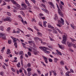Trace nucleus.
<instances>
[{
  "instance_id": "f257e3e1",
  "label": "nucleus",
  "mask_w": 76,
  "mask_h": 76,
  "mask_svg": "<svg viewBox=\"0 0 76 76\" xmlns=\"http://www.w3.org/2000/svg\"><path fill=\"white\" fill-rule=\"evenodd\" d=\"M61 20L62 21L60 20L58 21V23L57 24V26L60 27H61V24H62V25H64V20H63L62 18H61Z\"/></svg>"
},
{
  "instance_id": "f03ea898",
  "label": "nucleus",
  "mask_w": 76,
  "mask_h": 76,
  "mask_svg": "<svg viewBox=\"0 0 76 76\" xmlns=\"http://www.w3.org/2000/svg\"><path fill=\"white\" fill-rule=\"evenodd\" d=\"M48 27L49 28H51L52 29H53V32H54V33H55V34H57V31L54 30V27L53 26H51V25L50 24H48Z\"/></svg>"
},
{
  "instance_id": "7ed1b4c3",
  "label": "nucleus",
  "mask_w": 76,
  "mask_h": 76,
  "mask_svg": "<svg viewBox=\"0 0 76 76\" xmlns=\"http://www.w3.org/2000/svg\"><path fill=\"white\" fill-rule=\"evenodd\" d=\"M66 37L65 35L63 36V41L62 43H64V44H66V39H67V38H66Z\"/></svg>"
},
{
  "instance_id": "20e7f679",
  "label": "nucleus",
  "mask_w": 76,
  "mask_h": 76,
  "mask_svg": "<svg viewBox=\"0 0 76 76\" xmlns=\"http://www.w3.org/2000/svg\"><path fill=\"white\" fill-rule=\"evenodd\" d=\"M58 14L59 15H60V16H61V17H64V14L62 13L61 12V10H60V8H58Z\"/></svg>"
},
{
  "instance_id": "39448f33",
  "label": "nucleus",
  "mask_w": 76,
  "mask_h": 76,
  "mask_svg": "<svg viewBox=\"0 0 76 76\" xmlns=\"http://www.w3.org/2000/svg\"><path fill=\"white\" fill-rule=\"evenodd\" d=\"M2 37V39H6V36H4V34H2L0 33V38Z\"/></svg>"
},
{
  "instance_id": "423d86ee",
  "label": "nucleus",
  "mask_w": 76,
  "mask_h": 76,
  "mask_svg": "<svg viewBox=\"0 0 76 76\" xmlns=\"http://www.w3.org/2000/svg\"><path fill=\"white\" fill-rule=\"evenodd\" d=\"M33 52L34 53V54L35 55H37V54H38V51H37V49H35L34 48H33Z\"/></svg>"
},
{
  "instance_id": "0eeeda50",
  "label": "nucleus",
  "mask_w": 76,
  "mask_h": 76,
  "mask_svg": "<svg viewBox=\"0 0 76 76\" xmlns=\"http://www.w3.org/2000/svg\"><path fill=\"white\" fill-rule=\"evenodd\" d=\"M73 44L72 43H70L69 42H67V45H68L69 47V48H71L72 47V44Z\"/></svg>"
},
{
  "instance_id": "6e6552de",
  "label": "nucleus",
  "mask_w": 76,
  "mask_h": 76,
  "mask_svg": "<svg viewBox=\"0 0 76 76\" xmlns=\"http://www.w3.org/2000/svg\"><path fill=\"white\" fill-rule=\"evenodd\" d=\"M55 17L54 18V19L55 20H58V17L57 16V15L56 14L55 15Z\"/></svg>"
},
{
  "instance_id": "1a4fd4ad",
  "label": "nucleus",
  "mask_w": 76,
  "mask_h": 76,
  "mask_svg": "<svg viewBox=\"0 0 76 76\" xmlns=\"http://www.w3.org/2000/svg\"><path fill=\"white\" fill-rule=\"evenodd\" d=\"M48 4H50V5H51L52 6L53 9L55 8V7H54V4H53L52 3L50 2H48Z\"/></svg>"
},
{
  "instance_id": "9d476101",
  "label": "nucleus",
  "mask_w": 76,
  "mask_h": 76,
  "mask_svg": "<svg viewBox=\"0 0 76 76\" xmlns=\"http://www.w3.org/2000/svg\"><path fill=\"white\" fill-rule=\"evenodd\" d=\"M10 53H11V52H10V50L9 49H8L6 52L7 54H10Z\"/></svg>"
},
{
  "instance_id": "9b49d317",
  "label": "nucleus",
  "mask_w": 76,
  "mask_h": 76,
  "mask_svg": "<svg viewBox=\"0 0 76 76\" xmlns=\"http://www.w3.org/2000/svg\"><path fill=\"white\" fill-rule=\"evenodd\" d=\"M24 8H21L20 9V10H22V9H23V10H25V9H26V7H27V6H26V4L24 5Z\"/></svg>"
},
{
  "instance_id": "f8f14e48",
  "label": "nucleus",
  "mask_w": 76,
  "mask_h": 76,
  "mask_svg": "<svg viewBox=\"0 0 76 76\" xmlns=\"http://www.w3.org/2000/svg\"><path fill=\"white\" fill-rule=\"evenodd\" d=\"M13 42H17V40L19 41V39H16V38H14V39H13Z\"/></svg>"
},
{
  "instance_id": "ddd939ff",
  "label": "nucleus",
  "mask_w": 76,
  "mask_h": 76,
  "mask_svg": "<svg viewBox=\"0 0 76 76\" xmlns=\"http://www.w3.org/2000/svg\"><path fill=\"white\" fill-rule=\"evenodd\" d=\"M47 23V22L46 21H44L43 22V26H44L45 27H47V25H46Z\"/></svg>"
},
{
  "instance_id": "4468645a",
  "label": "nucleus",
  "mask_w": 76,
  "mask_h": 76,
  "mask_svg": "<svg viewBox=\"0 0 76 76\" xmlns=\"http://www.w3.org/2000/svg\"><path fill=\"white\" fill-rule=\"evenodd\" d=\"M66 76H70V74H69V71L67 72L66 73Z\"/></svg>"
},
{
  "instance_id": "2eb2a0df",
  "label": "nucleus",
  "mask_w": 76,
  "mask_h": 76,
  "mask_svg": "<svg viewBox=\"0 0 76 76\" xmlns=\"http://www.w3.org/2000/svg\"><path fill=\"white\" fill-rule=\"evenodd\" d=\"M70 39H71V41H72V42H74L75 41H76V40L72 39V38L71 37L69 38Z\"/></svg>"
},
{
  "instance_id": "dca6fc26",
  "label": "nucleus",
  "mask_w": 76,
  "mask_h": 76,
  "mask_svg": "<svg viewBox=\"0 0 76 76\" xmlns=\"http://www.w3.org/2000/svg\"><path fill=\"white\" fill-rule=\"evenodd\" d=\"M42 10L44 11V12H45L46 13H48V11H47V10L44 9H42Z\"/></svg>"
},
{
  "instance_id": "f3484780",
  "label": "nucleus",
  "mask_w": 76,
  "mask_h": 76,
  "mask_svg": "<svg viewBox=\"0 0 76 76\" xmlns=\"http://www.w3.org/2000/svg\"><path fill=\"white\" fill-rule=\"evenodd\" d=\"M5 49V47H4L3 48H2V50H1V53H3V52H4V50Z\"/></svg>"
},
{
  "instance_id": "a211bd4d",
  "label": "nucleus",
  "mask_w": 76,
  "mask_h": 76,
  "mask_svg": "<svg viewBox=\"0 0 76 76\" xmlns=\"http://www.w3.org/2000/svg\"><path fill=\"white\" fill-rule=\"evenodd\" d=\"M44 52H45V53H46L47 54H48V53L49 54V53H50V51H48L46 50H44Z\"/></svg>"
},
{
  "instance_id": "6ab92c4d",
  "label": "nucleus",
  "mask_w": 76,
  "mask_h": 76,
  "mask_svg": "<svg viewBox=\"0 0 76 76\" xmlns=\"http://www.w3.org/2000/svg\"><path fill=\"white\" fill-rule=\"evenodd\" d=\"M25 3H26V4H28V7H29V6H30V4H29V1H27V2H26Z\"/></svg>"
},
{
  "instance_id": "aec40b11",
  "label": "nucleus",
  "mask_w": 76,
  "mask_h": 76,
  "mask_svg": "<svg viewBox=\"0 0 76 76\" xmlns=\"http://www.w3.org/2000/svg\"><path fill=\"white\" fill-rule=\"evenodd\" d=\"M22 44L23 45V47H24V48H26V46H25V45H26V44H24L23 43H22Z\"/></svg>"
},
{
  "instance_id": "412c9836",
  "label": "nucleus",
  "mask_w": 76,
  "mask_h": 76,
  "mask_svg": "<svg viewBox=\"0 0 76 76\" xmlns=\"http://www.w3.org/2000/svg\"><path fill=\"white\" fill-rule=\"evenodd\" d=\"M59 7H60L61 9V10H63V7L62 6V5H61V4H60L59 5Z\"/></svg>"
},
{
  "instance_id": "4be33fe9",
  "label": "nucleus",
  "mask_w": 76,
  "mask_h": 76,
  "mask_svg": "<svg viewBox=\"0 0 76 76\" xmlns=\"http://www.w3.org/2000/svg\"><path fill=\"white\" fill-rule=\"evenodd\" d=\"M11 18L10 17L7 18V21H10L11 20Z\"/></svg>"
},
{
  "instance_id": "5701e85b",
  "label": "nucleus",
  "mask_w": 76,
  "mask_h": 76,
  "mask_svg": "<svg viewBox=\"0 0 76 76\" xmlns=\"http://www.w3.org/2000/svg\"><path fill=\"white\" fill-rule=\"evenodd\" d=\"M57 61H58V59H57V58H54V62H55V63H56Z\"/></svg>"
},
{
  "instance_id": "b1692460",
  "label": "nucleus",
  "mask_w": 76,
  "mask_h": 76,
  "mask_svg": "<svg viewBox=\"0 0 76 76\" xmlns=\"http://www.w3.org/2000/svg\"><path fill=\"white\" fill-rule=\"evenodd\" d=\"M27 71H28V72H31V70H32V69L31 68H28L27 69Z\"/></svg>"
},
{
  "instance_id": "393cba45",
  "label": "nucleus",
  "mask_w": 76,
  "mask_h": 76,
  "mask_svg": "<svg viewBox=\"0 0 76 76\" xmlns=\"http://www.w3.org/2000/svg\"><path fill=\"white\" fill-rule=\"evenodd\" d=\"M17 44H18V43L16 42H15L14 44V45L16 48H18V46H17Z\"/></svg>"
},
{
  "instance_id": "a878e982",
  "label": "nucleus",
  "mask_w": 76,
  "mask_h": 76,
  "mask_svg": "<svg viewBox=\"0 0 76 76\" xmlns=\"http://www.w3.org/2000/svg\"><path fill=\"white\" fill-rule=\"evenodd\" d=\"M0 30L1 31H3V26H1L0 27Z\"/></svg>"
},
{
  "instance_id": "bb28decb",
  "label": "nucleus",
  "mask_w": 76,
  "mask_h": 76,
  "mask_svg": "<svg viewBox=\"0 0 76 76\" xmlns=\"http://www.w3.org/2000/svg\"><path fill=\"white\" fill-rule=\"evenodd\" d=\"M20 13H21V14H22L23 16H25V13H24L23 12V11H21L20 12Z\"/></svg>"
},
{
  "instance_id": "cd10ccee",
  "label": "nucleus",
  "mask_w": 76,
  "mask_h": 76,
  "mask_svg": "<svg viewBox=\"0 0 76 76\" xmlns=\"http://www.w3.org/2000/svg\"><path fill=\"white\" fill-rule=\"evenodd\" d=\"M20 62H18V63L17 65V66L18 67H20Z\"/></svg>"
},
{
  "instance_id": "c85d7f7f",
  "label": "nucleus",
  "mask_w": 76,
  "mask_h": 76,
  "mask_svg": "<svg viewBox=\"0 0 76 76\" xmlns=\"http://www.w3.org/2000/svg\"><path fill=\"white\" fill-rule=\"evenodd\" d=\"M7 15H8V16H11V13H10L9 12H7Z\"/></svg>"
},
{
  "instance_id": "c756f323",
  "label": "nucleus",
  "mask_w": 76,
  "mask_h": 76,
  "mask_svg": "<svg viewBox=\"0 0 76 76\" xmlns=\"http://www.w3.org/2000/svg\"><path fill=\"white\" fill-rule=\"evenodd\" d=\"M19 54L20 55H22V54L23 55V51H20Z\"/></svg>"
},
{
  "instance_id": "7c9ffc66",
  "label": "nucleus",
  "mask_w": 76,
  "mask_h": 76,
  "mask_svg": "<svg viewBox=\"0 0 76 76\" xmlns=\"http://www.w3.org/2000/svg\"><path fill=\"white\" fill-rule=\"evenodd\" d=\"M15 4L16 5V6H17V7H20V5L18 4V3H15Z\"/></svg>"
},
{
  "instance_id": "2f4dec72",
  "label": "nucleus",
  "mask_w": 76,
  "mask_h": 76,
  "mask_svg": "<svg viewBox=\"0 0 76 76\" xmlns=\"http://www.w3.org/2000/svg\"><path fill=\"white\" fill-rule=\"evenodd\" d=\"M60 63L62 65H64V62H63V61H62L60 62Z\"/></svg>"
},
{
  "instance_id": "473e14b6",
  "label": "nucleus",
  "mask_w": 76,
  "mask_h": 76,
  "mask_svg": "<svg viewBox=\"0 0 76 76\" xmlns=\"http://www.w3.org/2000/svg\"><path fill=\"white\" fill-rule=\"evenodd\" d=\"M28 56H31V53L30 52H28Z\"/></svg>"
},
{
  "instance_id": "72a5a7b5",
  "label": "nucleus",
  "mask_w": 76,
  "mask_h": 76,
  "mask_svg": "<svg viewBox=\"0 0 76 76\" xmlns=\"http://www.w3.org/2000/svg\"><path fill=\"white\" fill-rule=\"evenodd\" d=\"M31 73H32L31 72H28L27 74V76H30L31 75Z\"/></svg>"
},
{
  "instance_id": "f704fd0d",
  "label": "nucleus",
  "mask_w": 76,
  "mask_h": 76,
  "mask_svg": "<svg viewBox=\"0 0 76 76\" xmlns=\"http://www.w3.org/2000/svg\"><path fill=\"white\" fill-rule=\"evenodd\" d=\"M27 66H28V67H31V64L29 63L27 64Z\"/></svg>"
},
{
  "instance_id": "c9c22d12",
  "label": "nucleus",
  "mask_w": 76,
  "mask_h": 76,
  "mask_svg": "<svg viewBox=\"0 0 76 76\" xmlns=\"http://www.w3.org/2000/svg\"><path fill=\"white\" fill-rule=\"evenodd\" d=\"M45 63H46L47 64L48 63V61H47V58H46L45 59Z\"/></svg>"
},
{
  "instance_id": "e433bc0d",
  "label": "nucleus",
  "mask_w": 76,
  "mask_h": 76,
  "mask_svg": "<svg viewBox=\"0 0 76 76\" xmlns=\"http://www.w3.org/2000/svg\"><path fill=\"white\" fill-rule=\"evenodd\" d=\"M39 24L40 26H42V23H41V22H39Z\"/></svg>"
},
{
  "instance_id": "4c0bfd02",
  "label": "nucleus",
  "mask_w": 76,
  "mask_h": 76,
  "mask_svg": "<svg viewBox=\"0 0 76 76\" xmlns=\"http://www.w3.org/2000/svg\"><path fill=\"white\" fill-rule=\"evenodd\" d=\"M8 43L9 44H10L12 42H11V40H8Z\"/></svg>"
},
{
  "instance_id": "58836bf2",
  "label": "nucleus",
  "mask_w": 76,
  "mask_h": 76,
  "mask_svg": "<svg viewBox=\"0 0 76 76\" xmlns=\"http://www.w3.org/2000/svg\"><path fill=\"white\" fill-rule=\"evenodd\" d=\"M28 51H32V50H33V48H32L31 49H30L29 48H28Z\"/></svg>"
},
{
  "instance_id": "ea45409f",
  "label": "nucleus",
  "mask_w": 76,
  "mask_h": 76,
  "mask_svg": "<svg viewBox=\"0 0 76 76\" xmlns=\"http://www.w3.org/2000/svg\"><path fill=\"white\" fill-rule=\"evenodd\" d=\"M39 38L37 37H34V39L35 41L37 40V39H38Z\"/></svg>"
},
{
  "instance_id": "a19ab883",
  "label": "nucleus",
  "mask_w": 76,
  "mask_h": 76,
  "mask_svg": "<svg viewBox=\"0 0 76 76\" xmlns=\"http://www.w3.org/2000/svg\"><path fill=\"white\" fill-rule=\"evenodd\" d=\"M10 29H11V28L10 27H9L7 29V31H10Z\"/></svg>"
},
{
  "instance_id": "79ce46f5",
  "label": "nucleus",
  "mask_w": 76,
  "mask_h": 76,
  "mask_svg": "<svg viewBox=\"0 0 76 76\" xmlns=\"http://www.w3.org/2000/svg\"><path fill=\"white\" fill-rule=\"evenodd\" d=\"M48 60L50 62H53V60H52V59L49 58Z\"/></svg>"
},
{
  "instance_id": "37998d69",
  "label": "nucleus",
  "mask_w": 76,
  "mask_h": 76,
  "mask_svg": "<svg viewBox=\"0 0 76 76\" xmlns=\"http://www.w3.org/2000/svg\"><path fill=\"white\" fill-rule=\"evenodd\" d=\"M12 2L14 3L15 4V3H16V2H15V1L14 0H12Z\"/></svg>"
},
{
  "instance_id": "c03bdc74",
  "label": "nucleus",
  "mask_w": 76,
  "mask_h": 76,
  "mask_svg": "<svg viewBox=\"0 0 76 76\" xmlns=\"http://www.w3.org/2000/svg\"><path fill=\"white\" fill-rule=\"evenodd\" d=\"M72 46H73V47H74L75 48H76V46L74 44H73L72 45Z\"/></svg>"
},
{
  "instance_id": "a18cd8bd",
  "label": "nucleus",
  "mask_w": 76,
  "mask_h": 76,
  "mask_svg": "<svg viewBox=\"0 0 76 76\" xmlns=\"http://www.w3.org/2000/svg\"><path fill=\"white\" fill-rule=\"evenodd\" d=\"M56 30H57L60 33V34H61V31L59 30V29H58V28L56 29Z\"/></svg>"
},
{
  "instance_id": "49530a36",
  "label": "nucleus",
  "mask_w": 76,
  "mask_h": 76,
  "mask_svg": "<svg viewBox=\"0 0 76 76\" xmlns=\"http://www.w3.org/2000/svg\"><path fill=\"white\" fill-rule=\"evenodd\" d=\"M47 45L48 46V48H52V47L51 46H49V44H47Z\"/></svg>"
},
{
  "instance_id": "de8ad7c7",
  "label": "nucleus",
  "mask_w": 76,
  "mask_h": 76,
  "mask_svg": "<svg viewBox=\"0 0 76 76\" xmlns=\"http://www.w3.org/2000/svg\"><path fill=\"white\" fill-rule=\"evenodd\" d=\"M42 5L44 7V8L46 9V7H45V4H42Z\"/></svg>"
},
{
  "instance_id": "09e8293b",
  "label": "nucleus",
  "mask_w": 76,
  "mask_h": 76,
  "mask_svg": "<svg viewBox=\"0 0 76 76\" xmlns=\"http://www.w3.org/2000/svg\"><path fill=\"white\" fill-rule=\"evenodd\" d=\"M28 29L29 30H30V31H32V32H33V30H32V29L31 28H28Z\"/></svg>"
},
{
  "instance_id": "8fccbe9b",
  "label": "nucleus",
  "mask_w": 76,
  "mask_h": 76,
  "mask_svg": "<svg viewBox=\"0 0 76 76\" xmlns=\"http://www.w3.org/2000/svg\"><path fill=\"white\" fill-rule=\"evenodd\" d=\"M37 34L38 35H40V36H41V35H42V34L39 32H38L37 33Z\"/></svg>"
},
{
  "instance_id": "3c124183",
  "label": "nucleus",
  "mask_w": 76,
  "mask_h": 76,
  "mask_svg": "<svg viewBox=\"0 0 76 76\" xmlns=\"http://www.w3.org/2000/svg\"><path fill=\"white\" fill-rule=\"evenodd\" d=\"M71 27L73 28V29H74V28H75V26L72 25V24H71L70 25Z\"/></svg>"
},
{
  "instance_id": "603ef678",
  "label": "nucleus",
  "mask_w": 76,
  "mask_h": 76,
  "mask_svg": "<svg viewBox=\"0 0 76 76\" xmlns=\"http://www.w3.org/2000/svg\"><path fill=\"white\" fill-rule=\"evenodd\" d=\"M59 55H60V56H61L62 55V54L61 52H58L57 53Z\"/></svg>"
},
{
  "instance_id": "864d4df0",
  "label": "nucleus",
  "mask_w": 76,
  "mask_h": 76,
  "mask_svg": "<svg viewBox=\"0 0 76 76\" xmlns=\"http://www.w3.org/2000/svg\"><path fill=\"white\" fill-rule=\"evenodd\" d=\"M6 3L4 2V3H3V4H2V5H1V6H4V5H6Z\"/></svg>"
},
{
  "instance_id": "5fc2aeb1",
  "label": "nucleus",
  "mask_w": 76,
  "mask_h": 76,
  "mask_svg": "<svg viewBox=\"0 0 76 76\" xmlns=\"http://www.w3.org/2000/svg\"><path fill=\"white\" fill-rule=\"evenodd\" d=\"M60 3L62 5H64V3H63V2L62 1H61Z\"/></svg>"
},
{
  "instance_id": "6e6d98bb",
  "label": "nucleus",
  "mask_w": 76,
  "mask_h": 76,
  "mask_svg": "<svg viewBox=\"0 0 76 76\" xmlns=\"http://www.w3.org/2000/svg\"><path fill=\"white\" fill-rule=\"evenodd\" d=\"M59 48H61V49H63V47H62V46H61L59 45Z\"/></svg>"
},
{
  "instance_id": "4d7b16f0",
  "label": "nucleus",
  "mask_w": 76,
  "mask_h": 76,
  "mask_svg": "<svg viewBox=\"0 0 76 76\" xmlns=\"http://www.w3.org/2000/svg\"><path fill=\"white\" fill-rule=\"evenodd\" d=\"M15 54H16L18 55V54H19V53L18 52H16V51H15Z\"/></svg>"
},
{
  "instance_id": "13d9d810",
  "label": "nucleus",
  "mask_w": 76,
  "mask_h": 76,
  "mask_svg": "<svg viewBox=\"0 0 76 76\" xmlns=\"http://www.w3.org/2000/svg\"><path fill=\"white\" fill-rule=\"evenodd\" d=\"M21 65H23V60L22 59L21 60Z\"/></svg>"
},
{
  "instance_id": "bf43d9fd",
  "label": "nucleus",
  "mask_w": 76,
  "mask_h": 76,
  "mask_svg": "<svg viewBox=\"0 0 76 76\" xmlns=\"http://www.w3.org/2000/svg\"><path fill=\"white\" fill-rule=\"evenodd\" d=\"M41 50H43L44 51L45 50V48H44V47H43V48H42L41 49Z\"/></svg>"
},
{
  "instance_id": "052dcab7",
  "label": "nucleus",
  "mask_w": 76,
  "mask_h": 76,
  "mask_svg": "<svg viewBox=\"0 0 76 76\" xmlns=\"http://www.w3.org/2000/svg\"><path fill=\"white\" fill-rule=\"evenodd\" d=\"M70 72H72V73H74V72L73 71V70L72 69H71L70 70Z\"/></svg>"
},
{
  "instance_id": "680f3d73",
  "label": "nucleus",
  "mask_w": 76,
  "mask_h": 76,
  "mask_svg": "<svg viewBox=\"0 0 76 76\" xmlns=\"http://www.w3.org/2000/svg\"><path fill=\"white\" fill-rule=\"evenodd\" d=\"M25 56H26V57H27V58H28V55H27V54H25Z\"/></svg>"
},
{
  "instance_id": "e2e57ef3",
  "label": "nucleus",
  "mask_w": 76,
  "mask_h": 76,
  "mask_svg": "<svg viewBox=\"0 0 76 76\" xmlns=\"http://www.w3.org/2000/svg\"><path fill=\"white\" fill-rule=\"evenodd\" d=\"M32 2H33L34 4L36 3V1H35V0H33L32 1Z\"/></svg>"
},
{
  "instance_id": "0e129e2a",
  "label": "nucleus",
  "mask_w": 76,
  "mask_h": 76,
  "mask_svg": "<svg viewBox=\"0 0 76 76\" xmlns=\"http://www.w3.org/2000/svg\"><path fill=\"white\" fill-rule=\"evenodd\" d=\"M25 4H21V6L23 7V6H24V5H25Z\"/></svg>"
},
{
  "instance_id": "69168bd1",
  "label": "nucleus",
  "mask_w": 76,
  "mask_h": 76,
  "mask_svg": "<svg viewBox=\"0 0 76 76\" xmlns=\"http://www.w3.org/2000/svg\"><path fill=\"white\" fill-rule=\"evenodd\" d=\"M43 48H45V50H48L47 48H45V47H43Z\"/></svg>"
},
{
  "instance_id": "338daca9",
  "label": "nucleus",
  "mask_w": 76,
  "mask_h": 76,
  "mask_svg": "<svg viewBox=\"0 0 76 76\" xmlns=\"http://www.w3.org/2000/svg\"><path fill=\"white\" fill-rule=\"evenodd\" d=\"M24 72L25 73L26 75V70H24Z\"/></svg>"
},
{
  "instance_id": "774afa93",
  "label": "nucleus",
  "mask_w": 76,
  "mask_h": 76,
  "mask_svg": "<svg viewBox=\"0 0 76 76\" xmlns=\"http://www.w3.org/2000/svg\"><path fill=\"white\" fill-rule=\"evenodd\" d=\"M20 58H21V59H23V56L22 55L21 56Z\"/></svg>"
}]
</instances>
